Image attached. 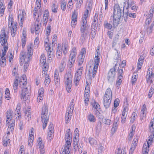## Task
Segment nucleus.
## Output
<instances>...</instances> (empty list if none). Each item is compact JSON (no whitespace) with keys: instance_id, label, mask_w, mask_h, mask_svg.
<instances>
[{"instance_id":"f257e3e1","label":"nucleus","mask_w":154,"mask_h":154,"mask_svg":"<svg viewBox=\"0 0 154 154\" xmlns=\"http://www.w3.org/2000/svg\"><path fill=\"white\" fill-rule=\"evenodd\" d=\"M124 9H121L119 5H116L114 6L113 25L114 26H117L119 23L120 18L124 15Z\"/></svg>"},{"instance_id":"f03ea898","label":"nucleus","mask_w":154,"mask_h":154,"mask_svg":"<svg viewBox=\"0 0 154 154\" xmlns=\"http://www.w3.org/2000/svg\"><path fill=\"white\" fill-rule=\"evenodd\" d=\"M26 75H23L20 79L19 81L20 87L22 89L21 98L23 100L24 99L26 95L29 94V91L28 90L27 88L25 86L27 84L26 79Z\"/></svg>"},{"instance_id":"7ed1b4c3","label":"nucleus","mask_w":154,"mask_h":154,"mask_svg":"<svg viewBox=\"0 0 154 154\" xmlns=\"http://www.w3.org/2000/svg\"><path fill=\"white\" fill-rule=\"evenodd\" d=\"M49 115L48 114V107L45 105L43 106L42 108L41 114V121L42 124L43 129H45L49 121Z\"/></svg>"},{"instance_id":"20e7f679","label":"nucleus","mask_w":154,"mask_h":154,"mask_svg":"<svg viewBox=\"0 0 154 154\" xmlns=\"http://www.w3.org/2000/svg\"><path fill=\"white\" fill-rule=\"evenodd\" d=\"M112 98V93L111 89L108 88L106 91L103 99V103L104 107L107 109L110 106Z\"/></svg>"},{"instance_id":"39448f33","label":"nucleus","mask_w":154,"mask_h":154,"mask_svg":"<svg viewBox=\"0 0 154 154\" xmlns=\"http://www.w3.org/2000/svg\"><path fill=\"white\" fill-rule=\"evenodd\" d=\"M72 78L71 71L69 70L66 72L64 79L66 89L68 93L70 92L71 91Z\"/></svg>"},{"instance_id":"423d86ee","label":"nucleus","mask_w":154,"mask_h":154,"mask_svg":"<svg viewBox=\"0 0 154 154\" xmlns=\"http://www.w3.org/2000/svg\"><path fill=\"white\" fill-rule=\"evenodd\" d=\"M32 45L30 44L27 47V52H22L20 55V60H23V58H26L28 60H31L33 53V49L32 48Z\"/></svg>"},{"instance_id":"0eeeda50","label":"nucleus","mask_w":154,"mask_h":154,"mask_svg":"<svg viewBox=\"0 0 154 154\" xmlns=\"http://www.w3.org/2000/svg\"><path fill=\"white\" fill-rule=\"evenodd\" d=\"M116 64H115L112 68L110 69L108 73L107 79L110 83L112 82L114 80L116 75Z\"/></svg>"},{"instance_id":"6e6552de","label":"nucleus","mask_w":154,"mask_h":154,"mask_svg":"<svg viewBox=\"0 0 154 154\" xmlns=\"http://www.w3.org/2000/svg\"><path fill=\"white\" fill-rule=\"evenodd\" d=\"M3 49L4 50H2L3 52L0 60L1 66L2 67H4L6 64V57L5 56L6 55L7 51L8 50V48L5 46L3 47Z\"/></svg>"},{"instance_id":"1a4fd4ad","label":"nucleus","mask_w":154,"mask_h":154,"mask_svg":"<svg viewBox=\"0 0 154 154\" xmlns=\"http://www.w3.org/2000/svg\"><path fill=\"white\" fill-rule=\"evenodd\" d=\"M6 35L5 30H2L0 35V42L1 45L4 47L8 46L6 45L7 39L6 38Z\"/></svg>"},{"instance_id":"9d476101","label":"nucleus","mask_w":154,"mask_h":154,"mask_svg":"<svg viewBox=\"0 0 154 154\" xmlns=\"http://www.w3.org/2000/svg\"><path fill=\"white\" fill-rule=\"evenodd\" d=\"M82 67H80L77 71L74 78V82L76 86L77 83L80 79L82 71Z\"/></svg>"},{"instance_id":"9b49d317","label":"nucleus","mask_w":154,"mask_h":154,"mask_svg":"<svg viewBox=\"0 0 154 154\" xmlns=\"http://www.w3.org/2000/svg\"><path fill=\"white\" fill-rule=\"evenodd\" d=\"M27 58L24 57L23 58V60H20V66H22L23 64V62H24V71H26L29 66V62L30 60H28L27 59Z\"/></svg>"},{"instance_id":"f8f14e48","label":"nucleus","mask_w":154,"mask_h":154,"mask_svg":"<svg viewBox=\"0 0 154 154\" xmlns=\"http://www.w3.org/2000/svg\"><path fill=\"white\" fill-rule=\"evenodd\" d=\"M11 25L10 26V22H9L8 25V27L11 30V35L13 37H14L15 35L16 31L17 28L16 24H15L14 26H12V20H13L12 18H11Z\"/></svg>"},{"instance_id":"ddd939ff","label":"nucleus","mask_w":154,"mask_h":154,"mask_svg":"<svg viewBox=\"0 0 154 154\" xmlns=\"http://www.w3.org/2000/svg\"><path fill=\"white\" fill-rule=\"evenodd\" d=\"M147 79L146 81L147 82H150V83H152L153 82L152 79L154 78V74L151 71H150L149 69L147 72Z\"/></svg>"},{"instance_id":"4468645a","label":"nucleus","mask_w":154,"mask_h":154,"mask_svg":"<svg viewBox=\"0 0 154 154\" xmlns=\"http://www.w3.org/2000/svg\"><path fill=\"white\" fill-rule=\"evenodd\" d=\"M71 146V143L70 144L66 143L65 144L64 147L62 148V152L63 154H69L71 150L70 147Z\"/></svg>"},{"instance_id":"2eb2a0df","label":"nucleus","mask_w":154,"mask_h":154,"mask_svg":"<svg viewBox=\"0 0 154 154\" xmlns=\"http://www.w3.org/2000/svg\"><path fill=\"white\" fill-rule=\"evenodd\" d=\"M88 14V10L86 9L85 13L84 14L82 21V25H88L87 24V18Z\"/></svg>"},{"instance_id":"dca6fc26","label":"nucleus","mask_w":154,"mask_h":154,"mask_svg":"<svg viewBox=\"0 0 154 154\" xmlns=\"http://www.w3.org/2000/svg\"><path fill=\"white\" fill-rule=\"evenodd\" d=\"M26 13L25 12L22 11V14H20L18 15V18L19 20L20 18V21L19 24L21 26H23V22L26 18Z\"/></svg>"},{"instance_id":"f3484780","label":"nucleus","mask_w":154,"mask_h":154,"mask_svg":"<svg viewBox=\"0 0 154 154\" xmlns=\"http://www.w3.org/2000/svg\"><path fill=\"white\" fill-rule=\"evenodd\" d=\"M39 17L38 15L37 16V17L36 18V19L35 20V33L36 34H38L40 31V25L38 23L39 22V21L38 20V18Z\"/></svg>"},{"instance_id":"a211bd4d","label":"nucleus","mask_w":154,"mask_h":154,"mask_svg":"<svg viewBox=\"0 0 154 154\" xmlns=\"http://www.w3.org/2000/svg\"><path fill=\"white\" fill-rule=\"evenodd\" d=\"M6 113V124L7 125L9 123L12 118V113H13V111L12 110H10L9 111H7Z\"/></svg>"},{"instance_id":"6ab92c4d","label":"nucleus","mask_w":154,"mask_h":154,"mask_svg":"<svg viewBox=\"0 0 154 154\" xmlns=\"http://www.w3.org/2000/svg\"><path fill=\"white\" fill-rule=\"evenodd\" d=\"M53 125L52 123L50 124L48 126V136L50 138V139H52V135L54 133Z\"/></svg>"},{"instance_id":"aec40b11","label":"nucleus","mask_w":154,"mask_h":154,"mask_svg":"<svg viewBox=\"0 0 154 154\" xmlns=\"http://www.w3.org/2000/svg\"><path fill=\"white\" fill-rule=\"evenodd\" d=\"M144 57L143 56L141 55L138 60V61L137 63V69H140L141 68V66L143 65V62Z\"/></svg>"},{"instance_id":"412c9836","label":"nucleus","mask_w":154,"mask_h":154,"mask_svg":"<svg viewBox=\"0 0 154 154\" xmlns=\"http://www.w3.org/2000/svg\"><path fill=\"white\" fill-rule=\"evenodd\" d=\"M147 146H146V144L145 145L144 144L143 145L142 150V153H148L149 151L148 148L149 146V142H147Z\"/></svg>"},{"instance_id":"4be33fe9","label":"nucleus","mask_w":154,"mask_h":154,"mask_svg":"<svg viewBox=\"0 0 154 154\" xmlns=\"http://www.w3.org/2000/svg\"><path fill=\"white\" fill-rule=\"evenodd\" d=\"M74 104H70V106L68 107V109L66 111V114L67 115L72 114L74 109Z\"/></svg>"},{"instance_id":"5701e85b","label":"nucleus","mask_w":154,"mask_h":154,"mask_svg":"<svg viewBox=\"0 0 154 154\" xmlns=\"http://www.w3.org/2000/svg\"><path fill=\"white\" fill-rule=\"evenodd\" d=\"M89 92L88 91H85V94L84 96V100L86 106L88 105V102L89 101Z\"/></svg>"},{"instance_id":"b1692460","label":"nucleus","mask_w":154,"mask_h":154,"mask_svg":"<svg viewBox=\"0 0 154 154\" xmlns=\"http://www.w3.org/2000/svg\"><path fill=\"white\" fill-rule=\"evenodd\" d=\"M14 122V120H11V124L8 126V131H10L11 132L13 131L15 126Z\"/></svg>"},{"instance_id":"393cba45","label":"nucleus","mask_w":154,"mask_h":154,"mask_svg":"<svg viewBox=\"0 0 154 154\" xmlns=\"http://www.w3.org/2000/svg\"><path fill=\"white\" fill-rule=\"evenodd\" d=\"M93 101H94V103H91L92 106L96 109V112L98 113L99 112V111L97 109H100V106L95 100H93Z\"/></svg>"},{"instance_id":"a878e982","label":"nucleus","mask_w":154,"mask_h":154,"mask_svg":"<svg viewBox=\"0 0 154 154\" xmlns=\"http://www.w3.org/2000/svg\"><path fill=\"white\" fill-rule=\"evenodd\" d=\"M98 52H97V55L96 56L94 59V66H98L100 61V58L98 56Z\"/></svg>"},{"instance_id":"bb28decb","label":"nucleus","mask_w":154,"mask_h":154,"mask_svg":"<svg viewBox=\"0 0 154 154\" xmlns=\"http://www.w3.org/2000/svg\"><path fill=\"white\" fill-rule=\"evenodd\" d=\"M65 140L66 141V143L70 144L71 143V142L72 141V137H70V134H65Z\"/></svg>"},{"instance_id":"cd10ccee","label":"nucleus","mask_w":154,"mask_h":154,"mask_svg":"<svg viewBox=\"0 0 154 154\" xmlns=\"http://www.w3.org/2000/svg\"><path fill=\"white\" fill-rule=\"evenodd\" d=\"M23 37L21 39V42L22 43V45L23 48L26 44V35L24 33H22Z\"/></svg>"},{"instance_id":"c85d7f7f","label":"nucleus","mask_w":154,"mask_h":154,"mask_svg":"<svg viewBox=\"0 0 154 154\" xmlns=\"http://www.w3.org/2000/svg\"><path fill=\"white\" fill-rule=\"evenodd\" d=\"M5 8L3 4V2L0 1V16L2 17L4 14Z\"/></svg>"},{"instance_id":"c756f323","label":"nucleus","mask_w":154,"mask_h":154,"mask_svg":"<svg viewBox=\"0 0 154 154\" xmlns=\"http://www.w3.org/2000/svg\"><path fill=\"white\" fill-rule=\"evenodd\" d=\"M85 57H83L82 55H79L77 58L79 66H80L82 64Z\"/></svg>"},{"instance_id":"7c9ffc66","label":"nucleus","mask_w":154,"mask_h":154,"mask_svg":"<svg viewBox=\"0 0 154 154\" xmlns=\"http://www.w3.org/2000/svg\"><path fill=\"white\" fill-rule=\"evenodd\" d=\"M118 118H116V122L115 121L114 122L113 124V126L112 128V131H113L114 132H115L117 129V122H118Z\"/></svg>"},{"instance_id":"2f4dec72","label":"nucleus","mask_w":154,"mask_h":154,"mask_svg":"<svg viewBox=\"0 0 154 154\" xmlns=\"http://www.w3.org/2000/svg\"><path fill=\"white\" fill-rule=\"evenodd\" d=\"M82 33L81 36L80 38V39L83 41H84L88 38V32H83Z\"/></svg>"},{"instance_id":"473e14b6","label":"nucleus","mask_w":154,"mask_h":154,"mask_svg":"<svg viewBox=\"0 0 154 154\" xmlns=\"http://www.w3.org/2000/svg\"><path fill=\"white\" fill-rule=\"evenodd\" d=\"M88 119L91 122H94L96 121L94 116L91 114L88 116Z\"/></svg>"},{"instance_id":"72a5a7b5","label":"nucleus","mask_w":154,"mask_h":154,"mask_svg":"<svg viewBox=\"0 0 154 154\" xmlns=\"http://www.w3.org/2000/svg\"><path fill=\"white\" fill-rule=\"evenodd\" d=\"M119 35L118 34L115 35V37L114 38L113 44L115 45L117 43H119L120 42V40L119 38Z\"/></svg>"},{"instance_id":"f704fd0d","label":"nucleus","mask_w":154,"mask_h":154,"mask_svg":"<svg viewBox=\"0 0 154 154\" xmlns=\"http://www.w3.org/2000/svg\"><path fill=\"white\" fill-rule=\"evenodd\" d=\"M31 110L30 109L27 110L25 112V117L26 119H27L28 120L30 118V114Z\"/></svg>"},{"instance_id":"c9c22d12","label":"nucleus","mask_w":154,"mask_h":154,"mask_svg":"<svg viewBox=\"0 0 154 154\" xmlns=\"http://www.w3.org/2000/svg\"><path fill=\"white\" fill-rule=\"evenodd\" d=\"M65 65L66 64L65 63V61H63L61 62V64L59 67V69L60 72H62L63 71L65 67Z\"/></svg>"},{"instance_id":"e433bc0d","label":"nucleus","mask_w":154,"mask_h":154,"mask_svg":"<svg viewBox=\"0 0 154 154\" xmlns=\"http://www.w3.org/2000/svg\"><path fill=\"white\" fill-rule=\"evenodd\" d=\"M18 79H19L18 78L15 79V80L14 82L13 87L14 91L16 90L17 88Z\"/></svg>"},{"instance_id":"4c0bfd02","label":"nucleus","mask_w":154,"mask_h":154,"mask_svg":"<svg viewBox=\"0 0 154 154\" xmlns=\"http://www.w3.org/2000/svg\"><path fill=\"white\" fill-rule=\"evenodd\" d=\"M89 27V26H88V25H82L80 29L81 32H85V30H88Z\"/></svg>"},{"instance_id":"58836bf2","label":"nucleus","mask_w":154,"mask_h":154,"mask_svg":"<svg viewBox=\"0 0 154 154\" xmlns=\"http://www.w3.org/2000/svg\"><path fill=\"white\" fill-rule=\"evenodd\" d=\"M136 146V145L134 143H132L131 144V146L130 149L129 154H132L133 152L135 149Z\"/></svg>"},{"instance_id":"ea45409f","label":"nucleus","mask_w":154,"mask_h":154,"mask_svg":"<svg viewBox=\"0 0 154 154\" xmlns=\"http://www.w3.org/2000/svg\"><path fill=\"white\" fill-rule=\"evenodd\" d=\"M46 58L45 57V55L44 54H42L41 56V58L40 59V63H41L42 64L45 65L46 62Z\"/></svg>"},{"instance_id":"a19ab883","label":"nucleus","mask_w":154,"mask_h":154,"mask_svg":"<svg viewBox=\"0 0 154 154\" xmlns=\"http://www.w3.org/2000/svg\"><path fill=\"white\" fill-rule=\"evenodd\" d=\"M76 50L75 48H73L71 52L70 56H72V57H76Z\"/></svg>"},{"instance_id":"79ce46f5","label":"nucleus","mask_w":154,"mask_h":154,"mask_svg":"<svg viewBox=\"0 0 154 154\" xmlns=\"http://www.w3.org/2000/svg\"><path fill=\"white\" fill-rule=\"evenodd\" d=\"M51 82V80L49 78V75H48L47 77H45V85L48 86Z\"/></svg>"},{"instance_id":"37998d69","label":"nucleus","mask_w":154,"mask_h":154,"mask_svg":"<svg viewBox=\"0 0 154 154\" xmlns=\"http://www.w3.org/2000/svg\"><path fill=\"white\" fill-rule=\"evenodd\" d=\"M71 116L72 114H69L68 115L67 114H66V113L65 116L66 123H67L70 121L71 119Z\"/></svg>"},{"instance_id":"c03bdc74","label":"nucleus","mask_w":154,"mask_h":154,"mask_svg":"<svg viewBox=\"0 0 154 154\" xmlns=\"http://www.w3.org/2000/svg\"><path fill=\"white\" fill-rule=\"evenodd\" d=\"M76 8H81L82 5L83 0H76Z\"/></svg>"},{"instance_id":"a18cd8bd","label":"nucleus","mask_w":154,"mask_h":154,"mask_svg":"<svg viewBox=\"0 0 154 154\" xmlns=\"http://www.w3.org/2000/svg\"><path fill=\"white\" fill-rule=\"evenodd\" d=\"M76 8H81L82 5L83 0H76Z\"/></svg>"},{"instance_id":"49530a36","label":"nucleus","mask_w":154,"mask_h":154,"mask_svg":"<svg viewBox=\"0 0 154 154\" xmlns=\"http://www.w3.org/2000/svg\"><path fill=\"white\" fill-rule=\"evenodd\" d=\"M104 27L109 29H111L112 27V25L107 22H105L104 24Z\"/></svg>"},{"instance_id":"de8ad7c7","label":"nucleus","mask_w":154,"mask_h":154,"mask_svg":"<svg viewBox=\"0 0 154 154\" xmlns=\"http://www.w3.org/2000/svg\"><path fill=\"white\" fill-rule=\"evenodd\" d=\"M146 105L144 104L141 110V112H142V116H143V117H145L144 114L145 113V112H146Z\"/></svg>"},{"instance_id":"09e8293b","label":"nucleus","mask_w":154,"mask_h":154,"mask_svg":"<svg viewBox=\"0 0 154 154\" xmlns=\"http://www.w3.org/2000/svg\"><path fill=\"white\" fill-rule=\"evenodd\" d=\"M125 15H127V16H128L129 17H132L133 18H135L136 17V14L132 13H129L128 11L125 13Z\"/></svg>"},{"instance_id":"8fccbe9b","label":"nucleus","mask_w":154,"mask_h":154,"mask_svg":"<svg viewBox=\"0 0 154 154\" xmlns=\"http://www.w3.org/2000/svg\"><path fill=\"white\" fill-rule=\"evenodd\" d=\"M122 78L121 76L118 77V80L116 81V85L117 87H118L121 85L122 82Z\"/></svg>"},{"instance_id":"3c124183","label":"nucleus","mask_w":154,"mask_h":154,"mask_svg":"<svg viewBox=\"0 0 154 154\" xmlns=\"http://www.w3.org/2000/svg\"><path fill=\"white\" fill-rule=\"evenodd\" d=\"M68 46L67 44H63L62 49L63 51V53L64 54H66L67 52Z\"/></svg>"},{"instance_id":"603ef678","label":"nucleus","mask_w":154,"mask_h":154,"mask_svg":"<svg viewBox=\"0 0 154 154\" xmlns=\"http://www.w3.org/2000/svg\"><path fill=\"white\" fill-rule=\"evenodd\" d=\"M98 67V66H95L94 65V66L93 68L92 71V77L94 78V77L96 73L97 72Z\"/></svg>"},{"instance_id":"864d4df0","label":"nucleus","mask_w":154,"mask_h":154,"mask_svg":"<svg viewBox=\"0 0 154 154\" xmlns=\"http://www.w3.org/2000/svg\"><path fill=\"white\" fill-rule=\"evenodd\" d=\"M98 12H96L95 14L93 22L98 23Z\"/></svg>"},{"instance_id":"5fc2aeb1","label":"nucleus","mask_w":154,"mask_h":154,"mask_svg":"<svg viewBox=\"0 0 154 154\" xmlns=\"http://www.w3.org/2000/svg\"><path fill=\"white\" fill-rule=\"evenodd\" d=\"M103 122L106 124L110 125L111 124V120L110 119H106L105 118L103 119Z\"/></svg>"},{"instance_id":"6e6d98bb","label":"nucleus","mask_w":154,"mask_h":154,"mask_svg":"<svg viewBox=\"0 0 154 154\" xmlns=\"http://www.w3.org/2000/svg\"><path fill=\"white\" fill-rule=\"evenodd\" d=\"M12 75L13 76H15L16 79H19V77L17 76L18 75L17 70L16 68H14L12 71Z\"/></svg>"},{"instance_id":"4d7b16f0","label":"nucleus","mask_w":154,"mask_h":154,"mask_svg":"<svg viewBox=\"0 0 154 154\" xmlns=\"http://www.w3.org/2000/svg\"><path fill=\"white\" fill-rule=\"evenodd\" d=\"M77 14L75 11L73 13L72 16L71 20L72 21H75L74 20H77Z\"/></svg>"},{"instance_id":"13d9d810","label":"nucleus","mask_w":154,"mask_h":154,"mask_svg":"<svg viewBox=\"0 0 154 154\" xmlns=\"http://www.w3.org/2000/svg\"><path fill=\"white\" fill-rule=\"evenodd\" d=\"M153 138H154V130L152 134L149 136V137L148 142H149V144H150L152 142Z\"/></svg>"},{"instance_id":"bf43d9fd","label":"nucleus","mask_w":154,"mask_h":154,"mask_svg":"<svg viewBox=\"0 0 154 154\" xmlns=\"http://www.w3.org/2000/svg\"><path fill=\"white\" fill-rule=\"evenodd\" d=\"M96 33V30L95 29H92L91 34V38H94L95 37Z\"/></svg>"},{"instance_id":"052dcab7","label":"nucleus","mask_w":154,"mask_h":154,"mask_svg":"<svg viewBox=\"0 0 154 154\" xmlns=\"http://www.w3.org/2000/svg\"><path fill=\"white\" fill-rule=\"evenodd\" d=\"M89 143L91 145L95 144L97 142L96 140L92 138H89Z\"/></svg>"},{"instance_id":"680f3d73","label":"nucleus","mask_w":154,"mask_h":154,"mask_svg":"<svg viewBox=\"0 0 154 154\" xmlns=\"http://www.w3.org/2000/svg\"><path fill=\"white\" fill-rule=\"evenodd\" d=\"M57 7L55 6L54 4H53L51 6V10L53 12L56 13L57 12Z\"/></svg>"},{"instance_id":"e2e57ef3","label":"nucleus","mask_w":154,"mask_h":154,"mask_svg":"<svg viewBox=\"0 0 154 154\" xmlns=\"http://www.w3.org/2000/svg\"><path fill=\"white\" fill-rule=\"evenodd\" d=\"M153 26L154 24L153 23H152L149 27L147 29V32L149 33L152 32Z\"/></svg>"},{"instance_id":"0e129e2a","label":"nucleus","mask_w":154,"mask_h":154,"mask_svg":"<svg viewBox=\"0 0 154 154\" xmlns=\"http://www.w3.org/2000/svg\"><path fill=\"white\" fill-rule=\"evenodd\" d=\"M38 143L37 146L40 147L42 146H44L43 143H42V139L40 137H39L38 139Z\"/></svg>"},{"instance_id":"69168bd1","label":"nucleus","mask_w":154,"mask_h":154,"mask_svg":"<svg viewBox=\"0 0 154 154\" xmlns=\"http://www.w3.org/2000/svg\"><path fill=\"white\" fill-rule=\"evenodd\" d=\"M54 81L57 82L60 81L59 75L58 73L57 74L56 72H55L54 73Z\"/></svg>"},{"instance_id":"338daca9","label":"nucleus","mask_w":154,"mask_h":154,"mask_svg":"<svg viewBox=\"0 0 154 154\" xmlns=\"http://www.w3.org/2000/svg\"><path fill=\"white\" fill-rule=\"evenodd\" d=\"M66 3L65 2H62L61 4V8L63 11H65L66 8Z\"/></svg>"},{"instance_id":"774afa93","label":"nucleus","mask_w":154,"mask_h":154,"mask_svg":"<svg viewBox=\"0 0 154 154\" xmlns=\"http://www.w3.org/2000/svg\"><path fill=\"white\" fill-rule=\"evenodd\" d=\"M92 0H88V7L89 9H91L92 4Z\"/></svg>"}]
</instances>
